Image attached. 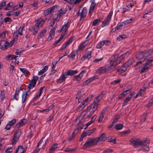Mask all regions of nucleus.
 <instances>
[{
  "instance_id": "nucleus-1",
  "label": "nucleus",
  "mask_w": 153,
  "mask_h": 153,
  "mask_svg": "<svg viewBox=\"0 0 153 153\" xmlns=\"http://www.w3.org/2000/svg\"><path fill=\"white\" fill-rule=\"evenodd\" d=\"M131 144L135 147H138L140 145L142 146H145V144H149L150 142V140L148 138H146V139L143 141H141L139 139H131Z\"/></svg>"
},
{
  "instance_id": "nucleus-2",
  "label": "nucleus",
  "mask_w": 153,
  "mask_h": 153,
  "mask_svg": "<svg viewBox=\"0 0 153 153\" xmlns=\"http://www.w3.org/2000/svg\"><path fill=\"white\" fill-rule=\"evenodd\" d=\"M108 61L110 62L109 65L105 67L106 73L112 71V70L118 65L111 57L109 59Z\"/></svg>"
},
{
  "instance_id": "nucleus-3",
  "label": "nucleus",
  "mask_w": 153,
  "mask_h": 153,
  "mask_svg": "<svg viewBox=\"0 0 153 153\" xmlns=\"http://www.w3.org/2000/svg\"><path fill=\"white\" fill-rule=\"evenodd\" d=\"M130 54L128 51H127L125 53L122 54L120 56L117 55H114L111 56L117 64H119L126 57L128 56Z\"/></svg>"
},
{
  "instance_id": "nucleus-4",
  "label": "nucleus",
  "mask_w": 153,
  "mask_h": 153,
  "mask_svg": "<svg viewBox=\"0 0 153 153\" xmlns=\"http://www.w3.org/2000/svg\"><path fill=\"white\" fill-rule=\"evenodd\" d=\"M87 13V9L86 7L80 8L76 15L77 16H80L79 21H82L84 20L86 17Z\"/></svg>"
},
{
  "instance_id": "nucleus-5",
  "label": "nucleus",
  "mask_w": 153,
  "mask_h": 153,
  "mask_svg": "<svg viewBox=\"0 0 153 153\" xmlns=\"http://www.w3.org/2000/svg\"><path fill=\"white\" fill-rule=\"evenodd\" d=\"M147 56V55H146V51L139 52L137 55V58L140 61H139L137 63L136 65H137L139 63L141 64L144 61L146 57Z\"/></svg>"
},
{
  "instance_id": "nucleus-6",
  "label": "nucleus",
  "mask_w": 153,
  "mask_h": 153,
  "mask_svg": "<svg viewBox=\"0 0 153 153\" xmlns=\"http://www.w3.org/2000/svg\"><path fill=\"white\" fill-rule=\"evenodd\" d=\"M38 78V77L37 76H34L33 77V79L28 85L27 88V92L30 93V89L33 88L35 86Z\"/></svg>"
},
{
  "instance_id": "nucleus-7",
  "label": "nucleus",
  "mask_w": 153,
  "mask_h": 153,
  "mask_svg": "<svg viewBox=\"0 0 153 153\" xmlns=\"http://www.w3.org/2000/svg\"><path fill=\"white\" fill-rule=\"evenodd\" d=\"M21 130L20 129H18L15 131L12 141V143L13 144H15L18 140L21 135Z\"/></svg>"
},
{
  "instance_id": "nucleus-8",
  "label": "nucleus",
  "mask_w": 153,
  "mask_h": 153,
  "mask_svg": "<svg viewBox=\"0 0 153 153\" xmlns=\"http://www.w3.org/2000/svg\"><path fill=\"white\" fill-rule=\"evenodd\" d=\"M97 143L95 139L91 140H88L83 145V147L85 148H87L89 147H91L94 145H96Z\"/></svg>"
},
{
  "instance_id": "nucleus-9",
  "label": "nucleus",
  "mask_w": 153,
  "mask_h": 153,
  "mask_svg": "<svg viewBox=\"0 0 153 153\" xmlns=\"http://www.w3.org/2000/svg\"><path fill=\"white\" fill-rule=\"evenodd\" d=\"M9 46V43L7 41L4 40H1L0 41V48L2 50H5Z\"/></svg>"
},
{
  "instance_id": "nucleus-10",
  "label": "nucleus",
  "mask_w": 153,
  "mask_h": 153,
  "mask_svg": "<svg viewBox=\"0 0 153 153\" xmlns=\"http://www.w3.org/2000/svg\"><path fill=\"white\" fill-rule=\"evenodd\" d=\"M104 95V94L103 92H101L95 98L92 103L98 106L100 105V103H99L100 100L102 99Z\"/></svg>"
},
{
  "instance_id": "nucleus-11",
  "label": "nucleus",
  "mask_w": 153,
  "mask_h": 153,
  "mask_svg": "<svg viewBox=\"0 0 153 153\" xmlns=\"http://www.w3.org/2000/svg\"><path fill=\"white\" fill-rule=\"evenodd\" d=\"M70 23L68 22L66 24L64 25L62 27V30L63 33H64L65 34H67V31L68 28L70 26Z\"/></svg>"
},
{
  "instance_id": "nucleus-12",
  "label": "nucleus",
  "mask_w": 153,
  "mask_h": 153,
  "mask_svg": "<svg viewBox=\"0 0 153 153\" xmlns=\"http://www.w3.org/2000/svg\"><path fill=\"white\" fill-rule=\"evenodd\" d=\"M67 78V75L64 73L57 80L56 82L59 83H61L65 81L66 79Z\"/></svg>"
},
{
  "instance_id": "nucleus-13",
  "label": "nucleus",
  "mask_w": 153,
  "mask_h": 153,
  "mask_svg": "<svg viewBox=\"0 0 153 153\" xmlns=\"http://www.w3.org/2000/svg\"><path fill=\"white\" fill-rule=\"evenodd\" d=\"M39 29V25H37L36 23L35 25H33L32 27V30H31V29H30V30L32 31H33V35H35L37 34L38 31Z\"/></svg>"
},
{
  "instance_id": "nucleus-14",
  "label": "nucleus",
  "mask_w": 153,
  "mask_h": 153,
  "mask_svg": "<svg viewBox=\"0 0 153 153\" xmlns=\"http://www.w3.org/2000/svg\"><path fill=\"white\" fill-rule=\"evenodd\" d=\"M27 122V120L26 119H23L20 120L19 122L17 123L16 126L17 128H19L23 126Z\"/></svg>"
},
{
  "instance_id": "nucleus-15",
  "label": "nucleus",
  "mask_w": 153,
  "mask_h": 153,
  "mask_svg": "<svg viewBox=\"0 0 153 153\" xmlns=\"http://www.w3.org/2000/svg\"><path fill=\"white\" fill-rule=\"evenodd\" d=\"M85 97V95L83 94H81L80 92H78L76 97V99H78L79 102H82V100Z\"/></svg>"
},
{
  "instance_id": "nucleus-16",
  "label": "nucleus",
  "mask_w": 153,
  "mask_h": 153,
  "mask_svg": "<svg viewBox=\"0 0 153 153\" xmlns=\"http://www.w3.org/2000/svg\"><path fill=\"white\" fill-rule=\"evenodd\" d=\"M73 40L72 38L71 37L63 45L62 48H61V50L62 51L65 49L68 45L72 42Z\"/></svg>"
},
{
  "instance_id": "nucleus-17",
  "label": "nucleus",
  "mask_w": 153,
  "mask_h": 153,
  "mask_svg": "<svg viewBox=\"0 0 153 153\" xmlns=\"http://www.w3.org/2000/svg\"><path fill=\"white\" fill-rule=\"evenodd\" d=\"M46 19L44 20L41 18H39L37 20H35V22H36V24L39 25V27H42L43 25L44 24Z\"/></svg>"
},
{
  "instance_id": "nucleus-18",
  "label": "nucleus",
  "mask_w": 153,
  "mask_h": 153,
  "mask_svg": "<svg viewBox=\"0 0 153 153\" xmlns=\"http://www.w3.org/2000/svg\"><path fill=\"white\" fill-rule=\"evenodd\" d=\"M105 137L106 136L105 134L104 133H102L98 137L96 138L95 139L97 143H98L100 142L104 141L105 140Z\"/></svg>"
},
{
  "instance_id": "nucleus-19",
  "label": "nucleus",
  "mask_w": 153,
  "mask_h": 153,
  "mask_svg": "<svg viewBox=\"0 0 153 153\" xmlns=\"http://www.w3.org/2000/svg\"><path fill=\"white\" fill-rule=\"evenodd\" d=\"M86 72L85 70L82 71L78 75L75 76L74 78V80L79 81L81 80V77L83 76V74Z\"/></svg>"
},
{
  "instance_id": "nucleus-20",
  "label": "nucleus",
  "mask_w": 153,
  "mask_h": 153,
  "mask_svg": "<svg viewBox=\"0 0 153 153\" xmlns=\"http://www.w3.org/2000/svg\"><path fill=\"white\" fill-rule=\"evenodd\" d=\"M45 87H42L39 89V90L36 94V96H35L33 98L34 100H37L39 98L43 93L42 90Z\"/></svg>"
},
{
  "instance_id": "nucleus-21",
  "label": "nucleus",
  "mask_w": 153,
  "mask_h": 153,
  "mask_svg": "<svg viewBox=\"0 0 153 153\" xmlns=\"http://www.w3.org/2000/svg\"><path fill=\"white\" fill-rule=\"evenodd\" d=\"M78 51L74 50L69 55L67 56L68 57L69 59H74L75 56L77 54Z\"/></svg>"
},
{
  "instance_id": "nucleus-22",
  "label": "nucleus",
  "mask_w": 153,
  "mask_h": 153,
  "mask_svg": "<svg viewBox=\"0 0 153 153\" xmlns=\"http://www.w3.org/2000/svg\"><path fill=\"white\" fill-rule=\"evenodd\" d=\"M29 92H26L25 93H23L22 95V102L23 103L25 102L27 100L29 94H28Z\"/></svg>"
},
{
  "instance_id": "nucleus-23",
  "label": "nucleus",
  "mask_w": 153,
  "mask_h": 153,
  "mask_svg": "<svg viewBox=\"0 0 153 153\" xmlns=\"http://www.w3.org/2000/svg\"><path fill=\"white\" fill-rule=\"evenodd\" d=\"M65 74L67 75V77L69 75L72 76L74 74H75L77 73V71L76 70H69L67 71V72H65Z\"/></svg>"
},
{
  "instance_id": "nucleus-24",
  "label": "nucleus",
  "mask_w": 153,
  "mask_h": 153,
  "mask_svg": "<svg viewBox=\"0 0 153 153\" xmlns=\"http://www.w3.org/2000/svg\"><path fill=\"white\" fill-rule=\"evenodd\" d=\"M92 0V1L90 6V9L89 11V13H91L93 11L95 6L97 5V4H96L95 3V0Z\"/></svg>"
},
{
  "instance_id": "nucleus-25",
  "label": "nucleus",
  "mask_w": 153,
  "mask_h": 153,
  "mask_svg": "<svg viewBox=\"0 0 153 153\" xmlns=\"http://www.w3.org/2000/svg\"><path fill=\"white\" fill-rule=\"evenodd\" d=\"M134 62V59H131L128 60L127 62H126L123 65L125 66V67L127 68L131 65Z\"/></svg>"
},
{
  "instance_id": "nucleus-26",
  "label": "nucleus",
  "mask_w": 153,
  "mask_h": 153,
  "mask_svg": "<svg viewBox=\"0 0 153 153\" xmlns=\"http://www.w3.org/2000/svg\"><path fill=\"white\" fill-rule=\"evenodd\" d=\"M126 69V68L125 67L123 64L121 67L118 66L116 68V70L117 72H121L122 73L125 72Z\"/></svg>"
},
{
  "instance_id": "nucleus-27",
  "label": "nucleus",
  "mask_w": 153,
  "mask_h": 153,
  "mask_svg": "<svg viewBox=\"0 0 153 153\" xmlns=\"http://www.w3.org/2000/svg\"><path fill=\"white\" fill-rule=\"evenodd\" d=\"M96 79V77L95 76H93L92 77H90L88 79L86 80L83 83V85L85 86L88 85L91 82L93 81Z\"/></svg>"
},
{
  "instance_id": "nucleus-28",
  "label": "nucleus",
  "mask_w": 153,
  "mask_h": 153,
  "mask_svg": "<svg viewBox=\"0 0 153 153\" xmlns=\"http://www.w3.org/2000/svg\"><path fill=\"white\" fill-rule=\"evenodd\" d=\"M95 128H93L92 129L89 130L85 132H83L85 136H90L95 131Z\"/></svg>"
},
{
  "instance_id": "nucleus-29",
  "label": "nucleus",
  "mask_w": 153,
  "mask_h": 153,
  "mask_svg": "<svg viewBox=\"0 0 153 153\" xmlns=\"http://www.w3.org/2000/svg\"><path fill=\"white\" fill-rule=\"evenodd\" d=\"M96 72L98 74L106 73L105 67H100L96 71Z\"/></svg>"
},
{
  "instance_id": "nucleus-30",
  "label": "nucleus",
  "mask_w": 153,
  "mask_h": 153,
  "mask_svg": "<svg viewBox=\"0 0 153 153\" xmlns=\"http://www.w3.org/2000/svg\"><path fill=\"white\" fill-rule=\"evenodd\" d=\"M132 19H127L120 23L123 27L131 23L132 22Z\"/></svg>"
},
{
  "instance_id": "nucleus-31",
  "label": "nucleus",
  "mask_w": 153,
  "mask_h": 153,
  "mask_svg": "<svg viewBox=\"0 0 153 153\" xmlns=\"http://www.w3.org/2000/svg\"><path fill=\"white\" fill-rule=\"evenodd\" d=\"M91 51H88L83 56V58L84 59H89L91 57Z\"/></svg>"
},
{
  "instance_id": "nucleus-32",
  "label": "nucleus",
  "mask_w": 153,
  "mask_h": 153,
  "mask_svg": "<svg viewBox=\"0 0 153 153\" xmlns=\"http://www.w3.org/2000/svg\"><path fill=\"white\" fill-rule=\"evenodd\" d=\"M20 70L24 74L27 76L29 75L30 73L28 70L25 68H19Z\"/></svg>"
},
{
  "instance_id": "nucleus-33",
  "label": "nucleus",
  "mask_w": 153,
  "mask_h": 153,
  "mask_svg": "<svg viewBox=\"0 0 153 153\" xmlns=\"http://www.w3.org/2000/svg\"><path fill=\"white\" fill-rule=\"evenodd\" d=\"M112 14L113 12L111 11L110 12L104 19L110 22L111 21V18Z\"/></svg>"
},
{
  "instance_id": "nucleus-34",
  "label": "nucleus",
  "mask_w": 153,
  "mask_h": 153,
  "mask_svg": "<svg viewBox=\"0 0 153 153\" xmlns=\"http://www.w3.org/2000/svg\"><path fill=\"white\" fill-rule=\"evenodd\" d=\"M143 66V67L142 68L140 72V74H142L143 73L147 72L148 70V68H149V67H148V66H147L145 64Z\"/></svg>"
},
{
  "instance_id": "nucleus-35",
  "label": "nucleus",
  "mask_w": 153,
  "mask_h": 153,
  "mask_svg": "<svg viewBox=\"0 0 153 153\" xmlns=\"http://www.w3.org/2000/svg\"><path fill=\"white\" fill-rule=\"evenodd\" d=\"M24 152L25 150L24 149L23 147L22 146H20L16 150V153H24Z\"/></svg>"
},
{
  "instance_id": "nucleus-36",
  "label": "nucleus",
  "mask_w": 153,
  "mask_h": 153,
  "mask_svg": "<svg viewBox=\"0 0 153 153\" xmlns=\"http://www.w3.org/2000/svg\"><path fill=\"white\" fill-rule=\"evenodd\" d=\"M18 56L14 55H9L6 57V59L7 60H12L13 59H16V58Z\"/></svg>"
},
{
  "instance_id": "nucleus-37",
  "label": "nucleus",
  "mask_w": 153,
  "mask_h": 153,
  "mask_svg": "<svg viewBox=\"0 0 153 153\" xmlns=\"http://www.w3.org/2000/svg\"><path fill=\"white\" fill-rule=\"evenodd\" d=\"M145 64L149 68L150 67L153 65V59L148 60Z\"/></svg>"
},
{
  "instance_id": "nucleus-38",
  "label": "nucleus",
  "mask_w": 153,
  "mask_h": 153,
  "mask_svg": "<svg viewBox=\"0 0 153 153\" xmlns=\"http://www.w3.org/2000/svg\"><path fill=\"white\" fill-rule=\"evenodd\" d=\"M123 26H122L120 23H119L117 24V25L114 28H113L112 29L111 31L112 32H114L117 30L120 29Z\"/></svg>"
},
{
  "instance_id": "nucleus-39",
  "label": "nucleus",
  "mask_w": 153,
  "mask_h": 153,
  "mask_svg": "<svg viewBox=\"0 0 153 153\" xmlns=\"http://www.w3.org/2000/svg\"><path fill=\"white\" fill-rule=\"evenodd\" d=\"M87 105L86 103H83L81 104L77 108L78 111H80L82 110L85 106Z\"/></svg>"
},
{
  "instance_id": "nucleus-40",
  "label": "nucleus",
  "mask_w": 153,
  "mask_h": 153,
  "mask_svg": "<svg viewBox=\"0 0 153 153\" xmlns=\"http://www.w3.org/2000/svg\"><path fill=\"white\" fill-rule=\"evenodd\" d=\"M24 27V24L20 26L19 29L18 30V33L20 35V36H22L23 34L22 32Z\"/></svg>"
},
{
  "instance_id": "nucleus-41",
  "label": "nucleus",
  "mask_w": 153,
  "mask_h": 153,
  "mask_svg": "<svg viewBox=\"0 0 153 153\" xmlns=\"http://www.w3.org/2000/svg\"><path fill=\"white\" fill-rule=\"evenodd\" d=\"M46 31L45 29H43L41 32L40 34L38 35V38H42L46 33Z\"/></svg>"
},
{
  "instance_id": "nucleus-42",
  "label": "nucleus",
  "mask_w": 153,
  "mask_h": 153,
  "mask_svg": "<svg viewBox=\"0 0 153 153\" xmlns=\"http://www.w3.org/2000/svg\"><path fill=\"white\" fill-rule=\"evenodd\" d=\"M131 99L130 97H126L122 103V107H124L131 100Z\"/></svg>"
},
{
  "instance_id": "nucleus-43",
  "label": "nucleus",
  "mask_w": 153,
  "mask_h": 153,
  "mask_svg": "<svg viewBox=\"0 0 153 153\" xmlns=\"http://www.w3.org/2000/svg\"><path fill=\"white\" fill-rule=\"evenodd\" d=\"M18 30H16L14 32V33L13 35V39H16L17 40L18 39L19 36V34L18 33Z\"/></svg>"
},
{
  "instance_id": "nucleus-44",
  "label": "nucleus",
  "mask_w": 153,
  "mask_h": 153,
  "mask_svg": "<svg viewBox=\"0 0 153 153\" xmlns=\"http://www.w3.org/2000/svg\"><path fill=\"white\" fill-rule=\"evenodd\" d=\"M100 22V19H96L93 22L92 25L95 26H97Z\"/></svg>"
},
{
  "instance_id": "nucleus-45",
  "label": "nucleus",
  "mask_w": 153,
  "mask_h": 153,
  "mask_svg": "<svg viewBox=\"0 0 153 153\" xmlns=\"http://www.w3.org/2000/svg\"><path fill=\"white\" fill-rule=\"evenodd\" d=\"M57 146L58 144L57 143H55L53 145L49 150L50 152H51L55 150L57 148Z\"/></svg>"
},
{
  "instance_id": "nucleus-46",
  "label": "nucleus",
  "mask_w": 153,
  "mask_h": 153,
  "mask_svg": "<svg viewBox=\"0 0 153 153\" xmlns=\"http://www.w3.org/2000/svg\"><path fill=\"white\" fill-rule=\"evenodd\" d=\"M110 22H108V21L106 20L105 19H104V21L102 22L101 26L102 27H103L106 26L108 25Z\"/></svg>"
},
{
  "instance_id": "nucleus-47",
  "label": "nucleus",
  "mask_w": 153,
  "mask_h": 153,
  "mask_svg": "<svg viewBox=\"0 0 153 153\" xmlns=\"http://www.w3.org/2000/svg\"><path fill=\"white\" fill-rule=\"evenodd\" d=\"M123 125L121 124H118L116 125L115 128L117 130H121L123 128Z\"/></svg>"
},
{
  "instance_id": "nucleus-48",
  "label": "nucleus",
  "mask_w": 153,
  "mask_h": 153,
  "mask_svg": "<svg viewBox=\"0 0 153 153\" xmlns=\"http://www.w3.org/2000/svg\"><path fill=\"white\" fill-rule=\"evenodd\" d=\"M98 105H95V104H94L93 103H92L89 106L88 108L87 109L88 110L89 109V108H91L93 109H94V108L95 109V110H97V108L98 107Z\"/></svg>"
},
{
  "instance_id": "nucleus-49",
  "label": "nucleus",
  "mask_w": 153,
  "mask_h": 153,
  "mask_svg": "<svg viewBox=\"0 0 153 153\" xmlns=\"http://www.w3.org/2000/svg\"><path fill=\"white\" fill-rule=\"evenodd\" d=\"M93 122L91 120L89 121L86 124H84L83 126V127H81L82 128H85L86 129L88 126L91 124Z\"/></svg>"
},
{
  "instance_id": "nucleus-50",
  "label": "nucleus",
  "mask_w": 153,
  "mask_h": 153,
  "mask_svg": "<svg viewBox=\"0 0 153 153\" xmlns=\"http://www.w3.org/2000/svg\"><path fill=\"white\" fill-rule=\"evenodd\" d=\"M65 11H64L63 10L61 9V10H59L57 12V14L58 16H59V17H60L62 15L65 13Z\"/></svg>"
},
{
  "instance_id": "nucleus-51",
  "label": "nucleus",
  "mask_w": 153,
  "mask_h": 153,
  "mask_svg": "<svg viewBox=\"0 0 153 153\" xmlns=\"http://www.w3.org/2000/svg\"><path fill=\"white\" fill-rule=\"evenodd\" d=\"M121 81V79H119L117 80H115L111 82V84L114 85H115L116 84L119 83Z\"/></svg>"
},
{
  "instance_id": "nucleus-52",
  "label": "nucleus",
  "mask_w": 153,
  "mask_h": 153,
  "mask_svg": "<svg viewBox=\"0 0 153 153\" xmlns=\"http://www.w3.org/2000/svg\"><path fill=\"white\" fill-rule=\"evenodd\" d=\"M54 115L53 114H51L47 118V122H49L52 121L53 119Z\"/></svg>"
},
{
  "instance_id": "nucleus-53",
  "label": "nucleus",
  "mask_w": 153,
  "mask_h": 153,
  "mask_svg": "<svg viewBox=\"0 0 153 153\" xmlns=\"http://www.w3.org/2000/svg\"><path fill=\"white\" fill-rule=\"evenodd\" d=\"M103 41L102 42H99L98 44L97 45L96 48L98 49H100L101 48L102 46L104 45L103 44Z\"/></svg>"
},
{
  "instance_id": "nucleus-54",
  "label": "nucleus",
  "mask_w": 153,
  "mask_h": 153,
  "mask_svg": "<svg viewBox=\"0 0 153 153\" xmlns=\"http://www.w3.org/2000/svg\"><path fill=\"white\" fill-rule=\"evenodd\" d=\"M5 93L4 91H1V96L0 98L2 100H3L5 98Z\"/></svg>"
},
{
  "instance_id": "nucleus-55",
  "label": "nucleus",
  "mask_w": 153,
  "mask_h": 153,
  "mask_svg": "<svg viewBox=\"0 0 153 153\" xmlns=\"http://www.w3.org/2000/svg\"><path fill=\"white\" fill-rule=\"evenodd\" d=\"M11 125H10L9 123L7 124L5 127L4 128V129H3L2 131H4V130L6 129L7 130H9L11 127Z\"/></svg>"
},
{
  "instance_id": "nucleus-56",
  "label": "nucleus",
  "mask_w": 153,
  "mask_h": 153,
  "mask_svg": "<svg viewBox=\"0 0 153 153\" xmlns=\"http://www.w3.org/2000/svg\"><path fill=\"white\" fill-rule=\"evenodd\" d=\"M103 45L108 46L110 45V42L108 40H104L103 41Z\"/></svg>"
},
{
  "instance_id": "nucleus-57",
  "label": "nucleus",
  "mask_w": 153,
  "mask_h": 153,
  "mask_svg": "<svg viewBox=\"0 0 153 153\" xmlns=\"http://www.w3.org/2000/svg\"><path fill=\"white\" fill-rule=\"evenodd\" d=\"M12 20L9 17H6L4 19V21L6 23L7 22H12Z\"/></svg>"
},
{
  "instance_id": "nucleus-58",
  "label": "nucleus",
  "mask_w": 153,
  "mask_h": 153,
  "mask_svg": "<svg viewBox=\"0 0 153 153\" xmlns=\"http://www.w3.org/2000/svg\"><path fill=\"white\" fill-rule=\"evenodd\" d=\"M113 152V150L110 149H108L102 152V153H110Z\"/></svg>"
},
{
  "instance_id": "nucleus-59",
  "label": "nucleus",
  "mask_w": 153,
  "mask_h": 153,
  "mask_svg": "<svg viewBox=\"0 0 153 153\" xmlns=\"http://www.w3.org/2000/svg\"><path fill=\"white\" fill-rule=\"evenodd\" d=\"M56 19L54 18L52 19L50 23V25L51 26L53 27V26L56 22Z\"/></svg>"
},
{
  "instance_id": "nucleus-60",
  "label": "nucleus",
  "mask_w": 153,
  "mask_h": 153,
  "mask_svg": "<svg viewBox=\"0 0 153 153\" xmlns=\"http://www.w3.org/2000/svg\"><path fill=\"white\" fill-rule=\"evenodd\" d=\"M16 119H13L10 122H9L8 123H9L10 125L12 126L14 124H15L16 123Z\"/></svg>"
},
{
  "instance_id": "nucleus-61",
  "label": "nucleus",
  "mask_w": 153,
  "mask_h": 153,
  "mask_svg": "<svg viewBox=\"0 0 153 153\" xmlns=\"http://www.w3.org/2000/svg\"><path fill=\"white\" fill-rule=\"evenodd\" d=\"M88 110L90 111V113H91V114H93L94 112L95 111L97 110H95V108H94V109H93L91 108H89L88 110L87 109V111Z\"/></svg>"
},
{
  "instance_id": "nucleus-62",
  "label": "nucleus",
  "mask_w": 153,
  "mask_h": 153,
  "mask_svg": "<svg viewBox=\"0 0 153 153\" xmlns=\"http://www.w3.org/2000/svg\"><path fill=\"white\" fill-rule=\"evenodd\" d=\"M126 95V94H125L124 93L122 92L121 94L118 97V99L119 100H121Z\"/></svg>"
},
{
  "instance_id": "nucleus-63",
  "label": "nucleus",
  "mask_w": 153,
  "mask_h": 153,
  "mask_svg": "<svg viewBox=\"0 0 153 153\" xmlns=\"http://www.w3.org/2000/svg\"><path fill=\"white\" fill-rule=\"evenodd\" d=\"M75 149H71L70 148H66L65 149L64 151L65 152H71L74 151Z\"/></svg>"
},
{
  "instance_id": "nucleus-64",
  "label": "nucleus",
  "mask_w": 153,
  "mask_h": 153,
  "mask_svg": "<svg viewBox=\"0 0 153 153\" xmlns=\"http://www.w3.org/2000/svg\"><path fill=\"white\" fill-rule=\"evenodd\" d=\"M75 131H74L73 132L71 136L68 139V141H70L72 140V139L74 138V137L75 135Z\"/></svg>"
}]
</instances>
